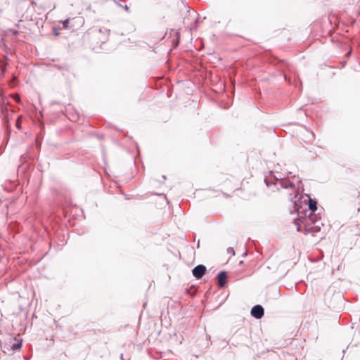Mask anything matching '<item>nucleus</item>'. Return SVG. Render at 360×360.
I'll return each mask as SVG.
<instances>
[{
	"mask_svg": "<svg viewBox=\"0 0 360 360\" xmlns=\"http://www.w3.org/2000/svg\"><path fill=\"white\" fill-rule=\"evenodd\" d=\"M21 347V343L20 342H18V343H15L12 345L11 348L13 350H17V349H19Z\"/></svg>",
	"mask_w": 360,
	"mask_h": 360,
	"instance_id": "0eeeda50",
	"label": "nucleus"
},
{
	"mask_svg": "<svg viewBox=\"0 0 360 360\" xmlns=\"http://www.w3.org/2000/svg\"><path fill=\"white\" fill-rule=\"evenodd\" d=\"M20 117L18 118L17 121H16V127L18 128V129H20Z\"/></svg>",
	"mask_w": 360,
	"mask_h": 360,
	"instance_id": "1a4fd4ad",
	"label": "nucleus"
},
{
	"mask_svg": "<svg viewBox=\"0 0 360 360\" xmlns=\"http://www.w3.org/2000/svg\"><path fill=\"white\" fill-rule=\"evenodd\" d=\"M251 314L256 319H261L264 316V309L261 305H256L252 309Z\"/></svg>",
	"mask_w": 360,
	"mask_h": 360,
	"instance_id": "f03ea898",
	"label": "nucleus"
},
{
	"mask_svg": "<svg viewBox=\"0 0 360 360\" xmlns=\"http://www.w3.org/2000/svg\"><path fill=\"white\" fill-rule=\"evenodd\" d=\"M352 217H354L356 220L360 219V207H355L352 212Z\"/></svg>",
	"mask_w": 360,
	"mask_h": 360,
	"instance_id": "20e7f679",
	"label": "nucleus"
},
{
	"mask_svg": "<svg viewBox=\"0 0 360 360\" xmlns=\"http://www.w3.org/2000/svg\"><path fill=\"white\" fill-rule=\"evenodd\" d=\"M223 195H224V197H226V198H230V197H231V195H230L229 194H227V193H223Z\"/></svg>",
	"mask_w": 360,
	"mask_h": 360,
	"instance_id": "9d476101",
	"label": "nucleus"
},
{
	"mask_svg": "<svg viewBox=\"0 0 360 360\" xmlns=\"http://www.w3.org/2000/svg\"><path fill=\"white\" fill-rule=\"evenodd\" d=\"M69 22H70V20L68 19L64 20L63 22V28L68 29L69 28Z\"/></svg>",
	"mask_w": 360,
	"mask_h": 360,
	"instance_id": "6e6552de",
	"label": "nucleus"
},
{
	"mask_svg": "<svg viewBox=\"0 0 360 360\" xmlns=\"http://www.w3.org/2000/svg\"><path fill=\"white\" fill-rule=\"evenodd\" d=\"M217 278H218V285H219V287L223 288L226 283V278H227L226 273L225 271L219 272L217 276Z\"/></svg>",
	"mask_w": 360,
	"mask_h": 360,
	"instance_id": "7ed1b4c3",
	"label": "nucleus"
},
{
	"mask_svg": "<svg viewBox=\"0 0 360 360\" xmlns=\"http://www.w3.org/2000/svg\"><path fill=\"white\" fill-rule=\"evenodd\" d=\"M206 266L202 264L196 266L192 271L193 275L195 278H201L206 272Z\"/></svg>",
	"mask_w": 360,
	"mask_h": 360,
	"instance_id": "f257e3e1",
	"label": "nucleus"
},
{
	"mask_svg": "<svg viewBox=\"0 0 360 360\" xmlns=\"http://www.w3.org/2000/svg\"><path fill=\"white\" fill-rule=\"evenodd\" d=\"M309 207L311 211H313V212L316 211L317 210L316 202L315 200H312L311 198H309Z\"/></svg>",
	"mask_w": 360,
	"mask_h": 360,
	"instance_id": "39448f33",
	"label": "nucleus"
},
{
	"mask_svg": "<svg viewBox=\"0 0 360 360\" xmlns=\"http://www.w3.org/2000/svg\"><path fill=\"white\" fill-rule=\"evenodd\" d=\"M233 184V181L231 179H226L224 182V187L228 188L230 187V186Z\"/></svg>",
	"mask_w": 360,
	"mask_h": 360,
	"instance_id": "423d86ee",
	"label": "nucleus"
}]
</instances>
